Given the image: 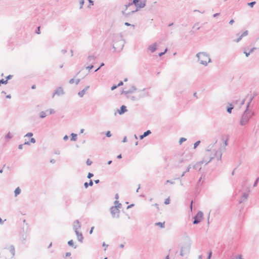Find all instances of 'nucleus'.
<instances>
[{
	"label": "nucleus",
	"instance_id": "72a5a7b5",
	"mask_svg": "<svg viewBox=\"0 0 259 259\" xmlns=\"http://www.w3.org/2000/svg\"><path fill=\"white\" fill-rule=\"evenodd\" d=\"M151 134V132L150 130H147L143 133L144 136H145V137L149 136Z\"/></svg>",
	"mask_w": 259,
	"mask_h": 259
},
{
	"label": "nucleus",
	"instance_id": "5fc2aeb1",
	"mask_svg": "<svg viewBox=\"0 0 259 259\" xmlns=\"http://www.w3.org/2000/svg\"><path fill=\"white\" fill-rule=\"evenodd\" d=\"M118 87V85H115V84H114L113 85H112L111 88V90L112 91H113L115 89H116Z\"/></svg>",
	"mask_w": 259,
	"mask_h": 259
},
{
	"label": "nucleus",
	"instance_id": "9d476101",
	"mask_svg": "<svg viewBox=\"0 0 259 259\" xmlns=\"http://www.w3.org/2000/svg\"><path fill=\"white\" fill-rule=\"evenodd\" d=\"M10 252L11 253V256L9 257H6V259H12L13 258L15 255V248L13 245H11L10 246Z\"/></svg>",
	"mask_w": 259,
	"mask_h": 259
},
{
	"label": "nucleus",
	"instance_id": "58836bf2",
	"mask_svg": "<svg viewBox=\"0 0 259 259\" xmlns=\"http://www.w3.org/2000/svg\"><path fill=\"white\" fill-rule=\"evenodd\" d=\"M200 141H197L194 144V149H196L200 143Z\"/></svg>",
	"mask_w": 259,
	"mask_h": 259
},
{
	"label": "nucleus",
	"instance_id": "7c9ffc66",
	"mask_svg": "<svg viewBox=\"0 0 259 259\" xmlns=\"http://www.w3.org/2000/svg\"><path fill=\"white\" fill-rule=\"evenodd\" d=\"M253 99H254V97L251 96L250 97L249 101L247 103V106H246V108H249V106H250L252 101L253 100Z\"/></svg>",
	"mask_w": 259,
	"mask_h": 259
},
{
	"label": "nucleus",
	"instance_id": "0e129e2a",
	"mask_svg": "<svg viewBox=\"0 0 259 259\" xmlns=\"http://www.w3.org/2000/svg\"><path fill=\"white\" fill-rule=\"evenodd\" d=\"M89 2L90 6H93L94 5V1L92 0H88Z\"/></svg>",
	"mask_w": 259,
	"mask_h": 259
},
{
	"label": "nucleus",
	"instance_id": "49530a36",
	"mask_svg": "<svg viewBox=\"0 0 259 259\" xmlns=\"http://www.w3.org/2000/svg\"><path fill=\"white\" fill-rule=\"evenodd\" d=\"M93 68H94V65H92V64H90V65L86 67V69H88L89 71H90Z\"/></svg>",
	"mask_w": 259,
	"mask_h": 259
},
{
	"label": "nucleus",
	"instance_id": "4c0bfd02",
	"mask_svg": "<svg viewBox=\"0 0 259 259\" xmlns=\"http://www.w3.org/2000/svg\"><path fill=\"white\" fill-rule=\"evenodd\" d=\"M258 181H259V177H257L256 180H255L254 182V184H253V187H256L257 186V184H258Z\"/></svg>",
	"mask_w": 259,
	"mask_h": 259
},
{
	"label": "nucleus",
	"instance_id": "603ef678",
	"mask_svg": "<svg viewBox=\"0 0 259 259\" xmlns=\"http://www.w3.org/2000/svg\"><path fill=\"white\" fill-rule=\"evenodd\" d=\"M30 143H35L36 142V140L34 138H31L29 140Z\"/></svg>",
	"mask_w": 259,
	"mask_h": 259
},
{
	"label": "nucleus",
	"instance_id": "774afa93",
	"mask_svg": "<svg viewBox=\"0 0 259 259\" xmlns=\"http://www.w3.org/2000/svg\"><path fill=\"white\" fill-rule=\"evenodd\" d=\"M237 259H244V258L242 257V255H241V254L238 255H237Z\"/></svg>",
	"mask_w": 259,
	"mask_h": 259
},
{
	"label": "nucleus",
	"instance_id": "69168bd1",
	"mask_svg": "<svg viewBox=\"0 0 259 259\" xmlns=\"http://www.w3.org/2000/svg\"><path fill=\"white\" fill-rule=\"evenodd\" d=\"M123 84V82L122 81H120L118 83V84L117 85H118V87H120V86H121Z\"/></svg>",
	"mask_w": 259,
	"mask_h": 259
},
{
	"label": "nucleus",
	"instance_id": "a878e982",
	"mask_svg": "<svg viewBox=\"0 0 259 259\" xmlns=\"http://www.w3.org/2000/svg\"><path fill=\"white\" fill-rule=\"evenodd\" d=\"M68 245L70 246L73 247L74 248H76L77 247V245H74L73 240H70L68 241Z\"/></svg>",
	"mask_w": 259,
	"mask_h": 259
},
{
	"label": "nucleus",
	"instance_id": "6e6d98bb",
	"mask_svg": "<svg viewBox=\"0 0 259 259\" xmlns=\"http://www.w3.org/2000/svg\"><path fill=\"white\" fill-rule=\"evenodd\" d=\"M191 168V165H189L186 168V170L185 171V172H188L190 171V168Z\"/></svg>",
	"mask_w": 259,
	"mask_h": 259
},
{
	"label": "nucleus",
	"instance_id": "2f4dec72",
	"mask_svg": "<svg viewBox=\"0 0 259 259\" xmlns=\"http://www.w3.org/2000/svg\"><path fill=\"white\" fill-rule=\"evenodd\" d=\"M46 113H48L49 114H52L55 113V111L53 109H49L46 111Z\"/></svg>",
	"mask_w": 259,
	"mask_h": 259
},
{
	"label": "nucleus",
	"instance_id": "393cba45",
	"mask_svg": "<svg viewBox=\"0 0 259 259\" xmlns=\"http://www.w3.org/2000/svg\"><path fill=\"white\" fill-rule=\"evenodd\" d=\"M71 138L70 140L72 141H75L77 140V134L74 133H71Z\"/></svg>",
	"mask_w": 259,
	"mask_h": 259
},
{
	"label": "nucleus",
	"instance_id": "a19ab883",
	"mask_svg": "<svg viewBox=\"0 0 259 259\" xmlns=\"http://www.w3.org/2000/svg\"><path fill=\"white\" fill-rule=\"evenodd\" d=\"M84 3V0H79V4H80V8L79 9H81L82 8L83 5Z\"/></svg>",
	"mask_w": 259,
	"mask_h": 259
},
{
	"label": "nucleus",
	"instance_id": "4be33fe9",
	"mask_svg": "<svg viewBox=\"0 0 259 259\" xmlns=\"http://www.w3.org/2000/svg\"><path fill=\"white\" fill-rule=\"evenodd\" d=\"M27 238V235L26 234H23L21 236V241L22 243L23 244H25L26 242V240Z\"/></svg>",
	"mask_w": 259,
	"mask_h": 259
},
{
	"label": "nucleus",
	"instance_id": "680f3d73",
	"mask_svg": "<svg viewBox=\"0 0 259 259\" xmlns=\"http://www.w3.org/2000/svg\"><path fill=\"white\" fill-rule=\"evenodd\" d=\"M256 49V48H255V47H253L252 48V49H251L250 50V51H249V52L250 53H252Z\"/></svg>",
	"mask_w": 259,
	"mask_h": 259
},
{
	"label": "nucleus",
	"instance_id": "c756f323",
	"mask_svg": "<svg viewBox=\"0 0 259 259\" xmlns=\"http://www.w3.org/2000/svg\"><path fill=\"white\" fill-rule=\"evenodd\" d=\"M155 225L163 228L164 227V222H158L155 224Z\"/></svg>",
	"mask_w": 259,
	"mask_h": 259
},
{
	"label": "nucleus",
	"instance_id": "dca6fc26",
	"mask_svg": "<svg viewBox=\"0 0 259 259\" xmlns=\"http://www.w3.org/2000/svg\"><path fill=\"white\" fill-rule=\"evenodd\" d=\"M204 160H202L201 161H199L198 162H197V163H196L195 164H194L193 166V168L195 169H198L199 170H200L201 168V167H200L201 165L203 163H204Z\"/></svg>",
	"mask_w": 259,
	"mask_h": 259
},
{
	"label": "nucleus",
	"instance_id": "39448f33",
	"mask_svg": "<svg viewBox=\"0 0 259 259\" xmlns=\"http://www.w3.org/2000/svg\"><path fill=\"white\" fill-rule=\"evenodd\" d=\"M203 214L201 211H198L197 213L193 217V224L194 225L198 224L203 218Z\"/></svg>",
	"mask_w": 259,
	"mask_h": 259
},
{
	"label": "nucleus",
	"instance_id": "37998d69",
	"mask_svg": "<svg viewBox=\"0 0 259 259\" xmlns=\"http://www.w3.org/2000/svg\"><path fill=\"white\" fill-rule=\"evenodd\" d=\"M12 138V136L11 135V134L10 132H9L6 135V138L8 139H11Z\"/></svg>",
	"mask_w": 259,
	"mask_h": 259
},
{
	"label": "nucleus",
	"instance_id": "ea45409f",
	"mask_svg": "<svg viewBox=\"0 0 259 259\" xmlns=\"http://www.w3.org/2000/svg\"><path fill=\"white\" fill-rule=\"evenodd\" d=\"M167 51V48H166L163 52L159 53L158 54V56L159 57L162 56L163 55H164L166 53Z\"/></svg>",
	"mask_w": 259,
	"mask_h": 259
},
{
	"label": "nucleus",
	"instance_id": "ddd939ff",
	"mask_svg": "<svg viewBox=\"0 0 259 259\" xmlns=\"http://www.w3.org/2000/svg\"><path fill=\"white\" fill-rule=\"evenodd\" d=\"M96 57L93 55L89 56L88 57V63L94 65L96 62Z\"/></svg>",
	"mask_w": 259,
	"mask_h": 259
},
{
	"label": "nucleus",
	"instance_id": "338daca9",
	"mask_svg": "<svg viewBox=\"0 0 259 259\" xmlns=\"http://www.w3.org/2000/svg\"><path fill=\"white\" fill-rule=\"evenodd\" d=\"M220 15V13H215L213 15V17L215 18V17H218V16H219Z\"/></svg>",
	"mask_w": 259,
	"mask_h": 259
},
{
	"label": "nucleus",
	"instance_id": "5701e85b",
	"mask_svg": "<svg viewBox=\"0 0 259 259\" xmlns=\"http://www.w3.org/2000/svg\"><path fill=\"white\" fill-rule=\"evenodd\" d=\"M213 158V157H207L205 156L202 160H204V162L206 164L210 162L212 159Z\"/></svg>",
	"mask_w": 259,
	"mask_h": 259
},
{
	"label": "nucleus",
	"instance_id": "f03ea898",
	"mask_svg": "<svg viewBox=\"0 0 259 259\" xmlns=\"http://www.w3.org/2000/svg\"><path fill=\"white\" fill-rule=\"evenodd\" d=\"M113 48L115 51L119 52L122 50L124 41L122 38V36L120 34H114L113 35Z\"/></svg>",
	"mask_w": 259,
	"mask_h": 259
},
{
	"label": "nucleus",
	"instance_id": "4d7b16f0",
	"mask_svg": "<svg viewBox=\"0 0 259 259\" xmlns=\"http://www.w3.org/2000/svg\"><path fill=\"white\" fill-rule=\"evenodd\" d=\"M13 77V75H8L7 77H6V80H7V81H8V80L11 79Z\"/></svg>",
	"mask_w": 259,
	"mask_h": 259
},
{
	"label": "nucleus",
	"instance_id": "1a4fd4ad",
	"mask_svg": "<svg viewBox=\"0 0 259 259\" xmlns=\"http://www.w3.org/2000/svg\"><path fill=\"white\" fill-rule=\"evenodd\" d=\"M81 224L78 220L74 221L73 223V229L74 232L78 231L81 228Z\"/></svg>",
	"mask_w": 259,
	"mask_h": 259
},
{
	"label": "nucleus",
	"instance_id": "de8ad7c7",
	"mask_svg": "<svg viewBox=\"0 0 259 259\" xmlns=\"http://www.w3.org/2000/svg\"><path fill=\"white\" fill-rule=\"evenodd\" d=\"M212 252L211 251H210L208 253V256L207 259H210L212 256Z\"/></svg>",
	"mask_w": 259,
	"mask_h": 259
},
{
	"label": "nucleus",
	"instance_id": "e2e57ef3",
	"mask_svg": "<svg viewBox=\"0 0 259 259\" xmlns=\"http://www.w3.org/2000/svg\"><path fill=\"white\" fill-rule=\"evenodd\" d=\"M94 229V227H92L91 228V229H90V231H89V233H90V234H92V233H93V232Z\"/></svg>",
	"mask_w": 259,
	"mask_h": 259
},
{
	"label": "nucleus",
	"instance_id": "0eeeda50",
	"mask_svg": "<svg viewBox=\"0 0 259 259\" xmlns=\"http://www.w3.org/2000/svg\"><path fill=\"white\" fill-rule=\"evenodd\" d=\"M190 245L189 244L182 246L181 248L180 255L184 256L188 254L190 252Z\"/></svg>",
	"mask_w": 259,
	"mask_h": 259
},
{
	"label": "nucleus",
	"instance_id": "423d86ee",
	"mask_svg": "<svg viewBox=\"0 0 259 259\" xmlns=\"http://www.w3.org/2000/svg\"><path fill=\"white\" fill-rule=\"evenodd\" d=\"M117 207L118 206H113L110 208V212L112 218H119L120 210Z\"/></svg>",
	"mask_w": 259,
	"mask_h": 259
},
{
	"label": "nucleus",
	"instance_id": "864d4df0",
	"mask_svg": "<svg viewBox=\"0 0 259 259\" xmlns=\"http://www.w3.org/2000/svg\"><path fill=\"white\" fill-rule=\"evenodd\" d=\"M124 25L126 26H132L133 27H135V25H133V24H130V23L128 22H125L124 23Z\"/></svg>",
	"mask_w": 259,
	"mask_h": 259
},
{
	"label": "nucleus",
	"instance_id": "6e6552de",
	"mask_svg": "<svg viewBox=\"0 0 259 259\" xmlns=\"http://www.w3.org/2000/svg\"><path fill=\"white\" fill-rule=\"evenodd\" d=\"M65 94V92L63 90V89L61 87H58L56 90L55 91L54 93L52 95V98H54L55 95H57L58 96L63 95Z\"/></svg>",
	"mask_w": 259,
	"mask_h": 259
},
{
	"label": "nucleus",
	"instance_id": "f8f14e48",
	"mask_svg": "<svg viewBox=\"0 0 259 259\" xmlns=\"http://www.w3.org/2000/svg\"><path fill=\"white\" fill-rule=\"evenodd\" d=\"M75 233L76 235L77 240L79 242H80V243H82L83 240V237L82 233L81 232H79V231H75Z\"/></svg>",
	"mask_w": 259,
	"mask_h": 259
},
{
	"label": "nucleus",
	"instance_id": "b1692460",
	"mask_svg": "<svg viewBox=\"0 0 259 259\" xmlns=\"http://www.w3.org/2000/svg\"><path fill=\"white\" fill-rule=\"evenodd\" d=\"M185 162V160L183 158H181L179 160L178 163L176 162L174 164V166L175 167H180V164L182 163L183 162Z\"/></svg>",
	"mask_w": 259,
	"mask_h": 259
},
{
	"label": "nucleus",
	"instance_id": "3c124183",
	"mask_svg": "<svg viewBox=\"0 0 259 259\" xmlns=\"http://www.w3.org/2000/svg\"><path fill=\"white\" fill-rule=\"evenodd\" d=\"M86 163L88 165H91L92 163V161L90 160L89 159H88L86 161Z\"/></svg>",
	"mask_w": 259,
	"mask_h": 259
},
{
	"label": "nucleus",
	"instance_id": "412c9836",
	"mask_svg": "<svg viewBox=\"0 0 259 259\" xmlns=\"http://www.w3.org/2000/svg\"><path fill=\"white\" fill-rule=\"evenodd\" d=\"M93 182L92 180H90L89 183L85 182L84 183V187L85 189H87L89 187V186L92 187V186H93Z\"/></svg>",
	"mask_w": 259,
	"mask_h": 259
},
{
	"label": "nucleus",
	"instance_id": "473e14b6",
	"mask_svg": "<svg viewBox=\"0 0 259 259\" xmlns=\"http://www.w3.org/2000/svg\"><path fill=\"white\" fill-rule=\"evenodd\" d=\"M114 204V206H118L117 208L118 209L121 207V204L117 200L115 201Z\"/></svg>",
	"mask_w": 259,
	"mask_h": 259
},
{
	"label": "nucleus",
	"instance_id": "20e7f679",
	"mask_svg": "<svg viewBox=\"0 0 259 259\" xmlns=\"http://www.w3.org/2000/svg\"><path fill=\"white\" fill-rule=\"evenodd\" d=\"M254 115V113L251 110H249L248 108H246L245 110L244 111L240 121V124L241 125H245L247 124L250 118Z\"/></svg>",
	"mask_w": 259,
	"mask_h": 259
},
{
	"label": "nucleus",
	"instance_id": "052dcab7",
	"mask_svg": "<svg viewBox=\"0 0 259 259\" xmlns=\"http://www.w3.org/2000/svg\"><path fill=\"white\" fill-rule=\"evenodd\" d=\"M74 82V78H71V79L69 80V83L70 84H73V83Z\"/></svg>",
	"mask_w": 259,
	"mask_h": 259
},
{
	"label": "nucleus",
	"instance_id": "c9c22d12",
	"mask_svg": "<svg viewBox=\"0 0 259 259\" xmlns=\"http://www.w3.org/2000/svg\"><path fill=\"white\" fill-rule=\"evenodd\" d=\"M187 140V139L185 138H181L179 140V143L181 145L184 142H185Z\"/></svg>",
	"mask_w": 259,
	"mask_h": 259
},
{
	"label": "nucleus",
	"instance_id": "6ab92c4d",
	"mask_svg": "<svg viewBox=\"0 0 259 259\" xmlns=\"http://www.w3.org/2000/svg\"><path fill=\"white\" fill-rule=\"evenodd\" d=\"M248 32L247 30L245 31L237 39H236L235 41L237 42L240 41L243 36H246L248 35Z\"/></svg>",
	"mask_w": 259,
	"mask_h": 259
},
{
	"label": "nucleus",
	"instance_id": "aec40b11",
	"mask_svg": "<svg viewBox=\"0 0 259 259\" xmlns=\"http://www.w3.org/2000/svg\"><path fill=\"white\" fill-rule=\"evenodd\" d=\"M229 106L227 107L226 110L228 113L231 114L232 113V109L234 108V106L232 103H229Z\"/></svg>",
	"mask_w": 259,
	"mask_h": 259
},
{
	"label": "nucleus",
	"instance_id": "2eb2a0df",
	"mask_svg": "<svg viewBox=\"0 0 259 259\" xmlns=\"http://www.w3.org/2000/svg\"><path fill=\"white\" fill-rule=\"evenodd\" d=\"M127 111L126 107L125 105H122L120 109L117 110L118 113L120 115H122L124 114L125 112Z\"/></svg>",
	"mask_w": 259,
	"mask_h": 259
},
{
	"label": "nucleus",
	"instance_id": "f257e3e1",
	"mask_svg": "<svg viewBox=\"0 0 259 259\" xmlns=\"http://www.w3.org/2000/svg\"><path fill=\"white\" fill-rule=\"evenodd\" d=\"M147 0H133L131 3L125 5L124 11H122L123 15L125 17H129L140 9L143 8L146 6Z\"/></svg>",
	"mask_w": 259,
	"mask_h": 259
},
{
	"label": "nucleus",
	"instance_id": "bf43d9fd",
	"mask_svg": "<svg viewBox=\"0 0 259 259\" xmlns=\"http://www.w3.org/2000/svg\"><path fill=\"white\" fill-rule=\"evenodd\" d=\"M71 253L70 252H67L65 253V256H64V258L70 256L71 255Z\"/></svg>",
	"mask_w": 259,
	"mask_h": 259
},
{
	"label": "nucleus",
	"instance_id": "cd10ccee",
	"mask_svg": "<svg viewBox=\"0 0 259 259\" xmlns=\"http://www.w3.org/2000/svg\"><path fill=\"white\" fill-rule=\"evenodd\" d=\"M46 111H41L39 113V117L41 118H44L46 117Z\"/></svg>",
	"mask_w": 259,
	"mask_h": 259
},
{
	"label": "nucleus",
	"instance_id": "c85d7f7f",
	"mask_svg": "<svg viewBox=\"0 0 259 259\" xmlns=\"http://www.w3.org/2000/svg\"><path fill=\"white\" fill-rule=\"evenodd\" d=\"M85 91L84 90H81V91H79L78 93V95L80 97H82L85 94Z\"/></svg>",
	"mask_w": 259,
	"mask_h": 259
},
{
	"label": "nucleus",
	"instance_id": "7ed1b4c3",
	"mask_svg": "<svg viewBox=\"0 0 259 259\" xmlns=\"http://www.w3.org/2000/svg\"><path fill=\"white\" fill-rule=\"evenodd\" d=\"M196 56L199 60H200V63L205 66H207L208 63L211 62L209 54L206 52H199Z\"/></svg>",
	"mask_w": 259,
	"mask_h": 259
},
{
	"label": "nucleus",
	"instance_id": "79ce46f5",
	"mask_svg": "<svg viewBox=\"0 0 259 259\" xmlns=\"http://www.w3.org/2000/svg\"><path fill=\"white\" fill-rule=\"evenodd\" d=\"M105 135L107 137H110L112 136V134H111L110 131H107L105 133Z\"/></svg>",
	"mask_w": 259,
	"mask_h": 259
},
{
	"label": "nucleus",
	"instance_id": "f3484780",
	"mask_svg": "<svg viewBox=\"0 0 259 259\" xmlns=\"http://www.w3.org/2000/svg\"><path fill=\"white\" fill-rule=\"evenodd\" d=\"M202 176H201L199 179L198 180L197 183V184H196V187H195V189L197 191H199L200 190V188H199L203 184V181H202V182L201 183V181L202 180Z\"/></svg>",
	"mask_w": 259,
	"mask_h": 259
},
{
	"label": "nucleus",
	"instance_id": "13d9d810",
	"mask_svg": "<svg viewBox=\"0 0 259 259\" xmlns=\"http://www.w3.org/2000/svg\"><path fill=\"white\" fill-rule=\"evenodd\" d=\"M166 183H169V184H175V182H174V181H171V180H167V181H166Z\"/></svg>",
	"mask_w": 259,
	"mask_h": 259
},
{
	"label": "nucleus",
	"instance_id": "c03bdc74",
	"mask_svg": "<svg viewBox=\"0 0 259 259\" xmlns=\"http://www.w3.org/2000/svg\"><path fill=\"white\" fill-rule=\"evenodd\" d=\"M164 204L167 205V204H169V203H170V198L169 197L166 198L165 201H164Z\"/></svg>",
	"mask_w": 259,
	"mask_h": 259
},
{
	"label": "nucleus",
	"instance_id": "9b49d317",
	"mask_svg": "<svg viewBox=\"0 0 259 259\" xmlns=\"http://www.w3.org/2000/svg\"><path fill=\"white\" fill-rule=\"evenodd\" d=\"M137 90L136 87L134 85H133L131 89L127 91H123L121 94H124L125 95L128 94H132L135 91H136Z\"/></svg>",
	"mask_w": 259,
	"mask_h": 259
},
{
	"label": "nucleus",
	"instance_id": "f704fd0d",
	"mask_svg": "<svg viewBox=\"0 0 259 259\" xmlns=\"http://www.w3.org/2000/svg\"><path fill=\"white\" fill-rule=\"evenodd\" d=\"M255 4H256V2L254 1V2L248 3L247 5L248 6L250 7L251 8H252Z\"/></svg>",
	"mask_w": 259,
	"mask_h": 259
},
{
	"label": "nucleus",
	"instance_id": "e433bc0d",
	"mask_svg": "<svg viewBox=\"0 0 259 259\" xmlns=\"http://www.w3.org/2000/svg\"><path fill=\"white\" fill-rule=\"evenodd\" d=\"M2 84H7V80H5L4 79H0V86Z\"/></svg>",
	"mask_w": 259,
	"mask_h": 259
},
{
	"label": "nucleus",
	"instance_id": "09e8293b",
	"mask_svg": "<svg viewBox=\"0 0 259 259\" xmlns=\"http://www.w3.org/2000/svg\"><path fill=\"white\" fill-rule=\"evenodd\" d=\"M93 176H94V174L93 173L89 172L88 174V176H87V178L88 179H91Z\"/></svg>",
	"mask_w": 259,
	"mask_h": 259
},
{
	"label": "nucleus",
	"instance_id": "a211bd4d",
	"mask_svg": "<svg viewBox=\"0 0 259 259\" xmlns=\"http://www.w3.org/2000/svg\"><path fill=\"white\" fill-rule=\"evenodd\" d=\"M157 49V44L155 42L152 45H151L148 47V50H149L152 53H154Z\"/></svg>",
	"mask_w": 259,
	"mask_h": 259
},
{
	"label": "nucleus",
	"instance_id": "4468645a",
	"mask_svg": "<svg viewBox=\"0 0 259 259\" xmlns=\"http://www.w3.org/2000/svg\"><path fill=\"white\" fill-rule=\"evenodd\" d=\"M248 197V193L247 192H244L242 194L241 199L239 201V203H243L246 201Z\"/></svg>",
	"mask_w": 259,
	"mask_h": 259
},
{
	"label": "nucleus",
	"instance_id": "bb28decb",
	"mask_svg": "<svg viewBox=\"0 0 259 259\" xmlns=\"http://www.w3.org/2000/svg\"><path fill=\"white\" fill-rule=\"evenodd\" d=\"M21 193V189L19 187H17L14 191L15 196H18Z\"/></svg>",
	"mask_w": 259,
	"mask_h": 259
},
{
	"label": "nucleus",
	"instance_id": "8fccbe9b",
	"mask_svg": "<svg viewBox=\"0 0 259 259\" xmlns=\"http://www.w3.org/2000/svg\"><path fill=\"white\" fill-rule=\"evenodd\" d=\"M35 33L39 34L40 33V26H38L37 27L36 30H35Z\"/></svg>",
	"mask_w": 259,
	"mask_h": 259
},
{
	"label": "nucleus",
	"instance_id": "a18cd8bd",
	"mask_svg": "<svg viewBox=\"0 0 259 259\" xmlns=\"http://www.w3.org/2000/svg\"><path fill=\"white\" fill-rule=\"evenodd\" d=\"M33 134L32 133L29 132L27 133L24 137H31L32 136H33Z\"/></svg>",
	"mask_w": 259,
	"mask_h": 259
}]
</instances>
